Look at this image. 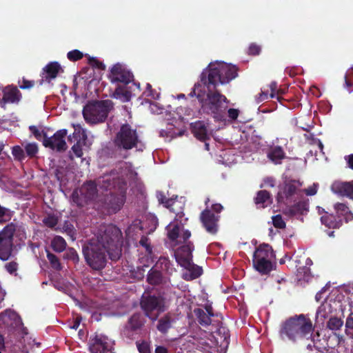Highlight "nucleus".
Returning a JSON list of instances; mask_svg holds the SVG:
<instances>
[{
    "mask_svg": "<svg viewBox=\"0 0 353 353\" xmlns=\"http://www.w3.org/2000/svg\"><path fill=\"white\" fill-rule=\"evenodd\" d=\"M235 65L216 61L209 63L200 76L201 83L194 84L189 96H196L204 111L211 114L215 120L225 121V110L228 101L216 90L219 84L224 85L237 77Z\"/></svg>",
    "mask_w": 353,
    "mask_h": 353,
    "instance_id": "1",
    "label": "nucleus"
},
{
    "mask_svg": "<svg viewBox=\"0 0 353 353\" xmlns=\"http://www.w3.org/2000/svg\"><path fill=\"white\" fill-rule=\"evenodd\" d=\"M93 236L83 247V254L88 265L95 270L103 269L108 256L112 261L121 256L122 233L117 226L101 225L93 232Z\"/></svg>",
    "mask_w": 353,
    "mask_h": 353,
    "instance_id": "2",
    "label": "nucleus"
},
{
    "mask_svg": "<svg viewBox=\"0 0 353 353\" xmlns=\"http://www.w3.org/2000/svg\"><path fill=\"white\" fill-rule=\"evenodd\" d=\"M120 171L113 170L98 179V185L101 190L110 191L104 198L107 208L116 212L121 209L125 200L127 190L126 179L133 176L130 165L123 163L119 168Z\"/></svg>",
    "mask_w": 353,
    "mask_h": 353,
    "instance_id": "3",
    "label": "nucleus"
},
{
    "mask_svg": "<svg viewBox=\"0 0 353 353\" xmlns=\"http://www.w3.org/2000/svg\"><path fill=\"white\" fill-rule=\"evenodd\" d=\"M109 78L117 87L112 93V97L123 102L129 101L136 90H139V83L134 81L132 73L123 65L117 63L110 70Z\"/></svg>",
    "mask_w": 353,
    "mask_h": 353,
    "instance_id": "4",
    "label": "nucleus"
},
{
    "mask_svg": "<svg viewBox=\"0 0 353 353\" xmlns=\"http://www.w3.org/2000/svg\"><path fill=\"white\" fill-rule=\"evenodd\" d=\"M312 324L304 314L295 316L287 320L281 325L279 334L283 341L295 342L302 338H308L312 334Z\"/></svg>",
    "mask_w": 353,
    "mask_h": 353,
    "instance_id": "5",
    "label": "nucleus"
},
{
    "mask_svg": "<svg viewBox=\"0 0 353 353\" xmlns=\"http://www.w3.org/2000/svg\"><path fill=\"white\" fill-rule=\"evenodd\" d=\"M172 205V212L175 214V217L167 227V235L168 239L176 243L185 242L191 236L189 230H183V227L186 224L188 218L185 217L183 212L184 203L174 202Z\"/></svg>",
    "mask_w": 353,
    "mask_h": 353,
    "instance_id": "6",
    "label": "nucleus"
},
{
    "mask_svg": "<svg viewBox=\"0 0 353 353\" xmlns=\"http://www.w3.org/2000/svg\"><path fill=\"white\" fill-rule=\"evenodd\" d=\"M114 143L119 150L128 151L132 148L143 151L145 145L136 128L128 123L122 124L116 133Z\"/></svg>",
    "mask_w": 353,
    "mask_h": 353,
    "instance_id": "7",
    "label": "nucleus"
},
{
    "mask_svg": "<svg viewBox=\"0 0 353 353\" xmlns=\"http://www.w3.org/2000/svg\"><path fill=\"white\" fill-rule=\"evenodd\" d=\"M193 250L194 245L189 242L174 252L176 262L184 268L183 278L186 281L195 279L202 274V268L192 263Z\"/></svg>",
    "mask_w": 353,
    "mask_h": 353,
    "instance_id": "8",
    "label": "nucleus"
},
{
    "mask_svg": "<svg viewBox=\"0 0 353 353\" xmlns=\"http://www.w3.org/2000/svg\"><path fill=\"white\" fill-rule=\"evenodd\" d=\"M112 108V103L110 100L90 102L83 109V118L90 124L102 123Z\"/></svg>",
    "mask_w": 353,
    "mask_h": 353,
    "instance_id": "9",
    "label": "nucleus"
},
{
    "mask_svg": "<svg viewBox=\"0 0 353 353\" xmlns=\"http://www.w3.org/2000/svg\"><path fill=\"white\" fill-rule=\"evenodd\" d=\"M275 258L272 247L268 244L259 246L253 254V265L261 274L270 273L274 268L273 260Z\"/></svg>",
    "mask_w": 353,
    "mask_h": 353,
    "instance_id": "10",
    "label": "nucleus"
},
{
    "mask_svg": "<svg viewBox=\"0 0 353 353\" xmlns=\"http://www.w3.org/2000/svg\"><path fill=\"white\" fill-rule=\"evenodd\" d=\"M20 232L21 239L26 238L24 229L13 223L7 225L0 232V259L7 261L12 252L13 236L16 232Z\"/></svg>",
    "mask_w": 353,
    "mask_h": 353,
    "instance_id": "11",
    "label": "nucleus"
},
{
    "mask_svg": "<svg viewBox=\"0 0 353 353\" xmlns=\"http://www.w3.org/2000/svg\"><path fill=\"white\" fill-rule=\"evenodd\" d=\"M140 304L145 315L152 321H156L168 308L165 299L161 294L143 295Z\"/></svg>",
    "mask_w": 353,
    "mask_h": 353,
    "instance_id": "12",
    "label": "nucleus"
},
{
    "mask_svg": "<svg viewBox=\"0 0 353 353\" xmlns=\"http://www.w3.org/2000/svg\"><path fill=\"white\" fill-rule=\"evenodd\" d=\"M302 183L297 180H286L281 185L277 193L276 200L279 203H288L302 196L301 187Z\"/></svg>",
    "mask_w": 353,
    "mask_h": 353,
    "instance_id": "13",
    "label": "nucleus"
},
{
    "mask_svg": "<svg viewBox=\"0 0 353 353\" xmlns=\"http://www.w3.org/2000/svg\"><path fill=\"white\" fill-rule=\"evenodd\" d=\"M97 196V185L90 181L72 192L71 201L77 206H83L89 201H94Z\"/></svg>",
    "mask_w": 353,
    "mask_h": 353,
    "instance_id": "14",
    "label": "nucleus"
},
{
    "mask_svg": "<svg viewBox=\"0 0 353 353\" xmlns=\"http://www.w3.org/2000/svg\"><path fill=\"white\" fill-rule=\"evenodd\" d=\"M341 307L340 301L332 299H326L316 312V322L323 324L326 319H330V317L334 316Z\"/></svg>",
    "mask_w": 353,
    "mask_h": 353,
    "instance_id": "15",
    "label": "nucleus"
},
{
    "mask_svg": "<svg viewBox=\"0 0 353 353\" xmlns=\"http://www.w3.org/2000/svg\"><path fill=\"white\" fill-rule=\"evenodd\" d=\"M0 326L18 330L21 332L22 335L28 334L26 328L23 326L20 316L11 310H6L0 314Z\"/></svg>",
    "mask_w": 353,
    "mask_h": 353,
    "instance_id": "16",
    "label": "nucleus"
},
{
    "mask_svg": "<svg viewBox=\"0 0 353 353\" xmlns=\"http://www.w3.org/2000/svg\"><path fill=\"white\" fill-rule=\"evenodd\" d=\"M74 131L73 132V138L77 139V143L71 148L70 152V157L73 158V155L76 157H82L83 152V146L86 145L87 134L85 130L82 128L81 125L79 123L73 124Z\"/></svg>",
    "mask_w": 353,
    "mask_h": 353,
    "instance_id": "17",
    "label": "nucleus"
},
{
    "mask_svg": "<svg viewBox=\"0 0 353 353\" xmlns=\"http://www.w3.org/2000/svg\"><path fill=\"white\" fill-rule=\"evenodd\" d=\"M67 136V130L62 129L58 130L53 136L48 137L44 136L43 144L45 147L49 148L53 150L58 152L65 151L67 149L65 137Z\"/></svg>",
    "mask_w": 353,
    "mask_h": 353,
    "instance_id": "18",
    "label": "nucleus"
},
{
    "mask_svg": "<svg viewBox=\"0 0 353 353\" xmlns=\"http://www.w3.org/2000/svg\"><path fill=\"white\" fill-rule=\"evenodd\" d=\"M113 341L103 334L96 335L90 341L91 353H113Z\"/></svg>",
    "mask_w": 353,
    "mask_h": 353,
    "instance_id": "19",
    "label": "nucleus"
},
{
    "mask_svg": "<svg viewBox=\"0 0 353 353\" xmlns=\"http://www.w3.org/2000/svg\"><path fill=\"white\" fill-rule=\"evenodd\" d=\"M309 212V200L303 199L294 205H288L283 210V213L289 218H294L303 221V216Z\"/></svg>",
    "mask_w": 353,
    "mask_h": 353,
    "instance_id": "20",
    "label": "nucleus"
},
{
    "mask_svg": "<svg viewBox=\"0 0 353 353\" xmlns=\"http://www.w3.org/2000/svg\"><path fill=\"white\" fill-rule=\"evenodd\" d=\"M219 216L210 210H205L201 214V220L206 231L212 234L216 233Z\"/></svg>",
    "mask_w": 353,
    "mask_h": 353,
    "instance_id": "21",
    "label": "nucleus"
},
{
    "mask_svg": "<svg viewBox=\"0 0 353 353\" xmlns=\"http://www.w3.org/2000/svg\"><path fill=\"white\" fill-rule=\"evenodd\" d=\"M333 193L353 199V181L350 182L335 181L331 186Z\"/></svg>",
    "mask_w": 353,
    "mask_h": 353,
    "instance_id": "22",
    "label": "nucleus"
},
{
    "mask_svg": "<svg viewBox=\"0 0 353 353\" xmlns=\"http://www.w3.org/2000/svg\"><path fill=\"white\" fill-rule=\"evenodd\" d=\"M61 70V68L58 62H51L48 63L43 69L42 81H45L50 83L51 80L57 77L58 73Z\"/></svg>",
    "mask_w": 353,
    "mask_h": 353,
    "instance_id": "23",
    "label": "nucleus"
},
{
    "mask_svg": "<svg viewBox=\"0 0 353 353\" xmlns=\"http://www.w3.org/2000/svg\"><path fill=\"white\" fill-rule=\"evenodd\" d=\"M21 98V94L17 87L8 86L3 90V101L5 103H18Z\"/></svg>",
    "mask_w": 353,
    "mask_h": 353,
    "instance_id": "24",
    "label": "nucleus"
},
{
    "mask_svg": "<svg viewBox=\"0 0 353 353\" xmlns=\"http://www.w3.org/2000/svg\"><path fill=\"white\" fill-rule=\"evenodd\" d=\"M268 158L275 164H280L281 161L285 157V154L281 146L271 147L268 153Z\"/></svg>",
    "mask_w": 353,
    "mask_h": 353,
    "instance_id": "25",
    "label": "nucleus"
},
{
    "mask_svg": "<svg viewBox=\"0 0 353 353\" xmlns=\"http://www.w3.org/2000/svg\"><path fill=\"white\" fill-rule=\"evenodd\" d=\"M219 157L220 159L218 161L225 165L230 166L237 162V156L233 153L232 149L221 150Z\"/></svg>",
    "mask_w": 353,
    "mask_h": 353,
    "instance_id": "26",
    "label": "nucleus"
},
{
    "mask_svg": "<svg viewBox=\"0 0 353 353\" xmlns=\"http://www.w3.org/2000/svg\"><path fill=\"white\" fill-rule=\"evenodd\" d=\"M145 321L144 317L140 313L134 314L130 319L128 325L125 327L126 330H131L135 331L139 330L145 323Z\"/></svg>",
    "mask_w": 353,
    "mask_h": 353,
    "instance_id": "27",
    "label": "nucleus"
},
{
    "mask_svg": "<svg viewBox=\"0 0 353 353\" xmlns=\"http://www.w3.org/2000/svg\"><path fill=\"white\" fill-rule=\"evenodd\" d=\"M255 203L258 208H265L272 203L270 193L266 190L258 192L255 198Z\"/></svg>",
    "mask_w": 353,
    "mask_h": 353,
    "instance_id": "28",
    "label": "nucleus"
},
{
    "mask_svg": "<svg viewBox=\"0 0 353 353\" xmlns=\"http://www.w3.org/2000/svg\"><path fill=\"white\" fill-rule=\"evenodd\" d=\"M192 131L194 136L202 141H206L208 138V131L202 121H196L192 125Z\"/></svg>",
    "mask_w": 353,
    "mask_h": 353,
    "instance_id": "29",
    "label": "nucleus"
},
{
    "mask_svg": "<svg viewBox=\"0 0 353 353\" xmlns=\"http://www.w3.org/2000/svg\"><path fill=\"white\" fill-rule=\"evenodd\" d=\"M194 314L196 316L198 322L202 326L206 327L211 324V317L212 316L205 312L202 308H196L194 310Z\"/></svg>",
    "mask_w": 353,
    "mask_h": 353,
    "instance_id": "30",
    "label": "nucleus"
},
{
    "mask_svg": "<svg viewBox=\"0 0 353 353\" xmlns=\"http://www.w3.org/2000/svg\"><path fill=\"white\" fill-rule=\"evenodd\" d=\"M163 276L161 272L153 267L148 273L147 281L152 285H156L163 282Z\"/></svg>",
    "mask_w": 353,
    "mask_h": 353,
    "instance_id": "31",
    "label": "nucleus"
},
{
    "mask_svg": "<svg viewBox=\"0 0 353 353\" xmlns=\"http://www.w3.org/2000/svg\"><path fill=\"white\" fill-rule=\"evenodd\" d=\"M334 209L339 216L343 217L346 222L353 219V214L350 211L348 207L344 203H336Z\"/></svg>",
    "mask_w": 353,
    "mask_h": 353,
    "instance_id": "32",
    "label": "nucleus"
},
{
    "mask_svg": "<svg viewBox=\"0 0 353 353\" xmlns=\"http://www.w3.org/2000/svg\"><path fill=\"white\" fill-rule=\"evenodd\" d=\"M321 221L323 225L328 228H339L341 225V221H337L333 214H325L321 218Z\"/></svg>",
    "mask_w": 353,
    "mask_h": 353,
    "instance_id": "33",
    "label": "nucleus"
},
{
    "mask_svg": "<svg viewBox=\"0 0 353 353\" xmlns=\"http://www.w3.org/2000/svg\"><path fill=\"white\" fill-rule=\"evenodd\" d=\"M174 320L169 314H166L161 318L158 322L157 328L161 333H166L171 327Z\"/></svg>",
    "mask_w": 353,
    "mask_h": 353,
    "instance_id": "34",
    "label": "nucleus"
},
{
    "mask_svg": "<svg viewBox=\"0 0 353 353\" xmlns=\"http://www.w3.org/2000/svg\"><path fill=\"white\" fill-rule=\"evenodd\" d=\"M66 246V241L61 236H54L51 241V247L57 252H62L65 250Z\"/></svg>",
    "mask_w": 353,
    "mask_h": 353,
    "instance_id": "35",
    "label": "nucleus"
},
{
    "mask_svg": "<svg viewBox=\"0 0 353 353\" xmlns=\"http://www.w3.org/2000/svg\"><path fill=\"white\" fill-rule=\"evenodd\" d=\"M157 198L159 202L161 204H163L165 207L169 208L172 212V204L174 202H183L182 201L174 200V199H167L165 196L163 194L162 192L158 191L157 192Z\"/></svg>",
    "mask_w": 353,
    "mask_h": 353,
    "instance_id": "36",
    "label": "nucleus"
},
{
    "mask_svg": "<svg viewBox=\"0 0 353 353\" xmlns=\"http://www.w3.org/2000/svg\"><path fill=\"white\" fill-rule=\"evenodd\" d=\"M9 353H29V351L23 341L20 340L10 347Z\"/></svg>",
    "mask_w": 353,
    "mask_h": 353,
    "instance_id": "37",
    "label": "nucleus"
},
{
    "mask_svg": "<svg viewBox=\"0 0 353 353\" xmlns=\"http://www.w3.org/2000/svg\"><path fill=\"white\" fill-rule=\"evenodd\" d=\"M343 325V321L339 318L333 316L330 317L327 323V327L332 331H336L341 328Z\"/></svg>",
    "mask_w": 353,
    "mask_h": 353,
    "instance_id": "38",
    "label": "nucleus"
},
{
    "mask_svg": "<svg viewBox=\"0 0 353 353\" xmlns=\"http://www.w3.org/2000/svg\"><path fill=\"white\" fill-rule=\"evenodd\" d=\"M345 334L350 339H353V310L346 319Z\"/></svg>",
    "mask_w": 353,
    "mask_h": 353,
    "instance_id": "39",
    "label": "nucleus"
},
{
    "mask_svg": "<svg viewBox=\"0 0 353 353\" xmlns=\"http://www.w3.org/2000/svg\"><path fill=\"white\" fill-rule=\"evenodd\" d=\"M47 258L50 261L51 266L54 269L57 270H60L61 269L60 261L56 255L48 251Z\"/></svg>",
    "mask_w": 353,
    "mask_h": 353,
    "instance_id": "40",
    "label": "nucleus"
},
{
    "mask_svg": "<svg viewBox=\"0 0 353 353\" xmlns=\"http://www.w3.org/2000/svg\"><path fill=\"white\" fill-rule=\"evenodd\" d=\"M43 224L50 228L55 227L58 223V218L54 214H48L43 219Z\"/></svg>",
    "mask_w": 353,
    "mask_h": 353,
    "instance_id": "41",
    "label": "nucleus"
},
{
    "mask_svg": "<svg viewBox=\"0 0 353 353\" xmlns=\"http://www.w3.org/2000/svg\"><path fill=\"white\" fill-rule=\"evenodd\" d=\"M273 225L278 229L285 228L286 224L281 214H276L272 217Z\"/></svg>",
    "mask_w": 353,
    "mask_h": 353,
    "instance_id": "42",
    "label": "nucleus"
},
{
    "mask_svg": "<svg viewBox=\"0 0 353 353\" xmlns=\"http://www.w3.org/2000/svg\"><path fill=\"white\" fill-rule=\"evenodd\" d=\"M25 152L30 157L35 156L38 152L37 144L35 143H27L25 146Z\"/></svg>",
    "mask_w": 353,
    "mask_h": 353,
    "instance_id": "43",
    "label": "nucleus"
},
{
    "mask_svg": "<svg viewBox=\"0 0 353 353\" xmlns=\"http://www.w3.org/2000/svg\"><path fill=\"white\" fill-rule=\"evenodd\" d=\"M12 154L14 157L19 161H22L25 159V152L23 149L19 145H15L12 147Z\"/></svg>",
    "mask_w": 353,
    "mask_h": 353,
    "instance_id": "44",
    "label": "nucleus"
},
{
    "mask_svg": "<svg viewBox=\"0 0 353 353\" xmlns=\"http://www.w3.org/2000/svg\"><path fill=\"white\" fill-rule=\"evenodd\" d=\"M11 216V211L0 205V223L9 221Z\"/></svg>",
    "mask_w": 353,
    "mask_h": 353,
    "instance_id": "45",
    "label": "nucleus"
},
{
    "mask_svg": "<svg viewBox=\"0 0 353 353\" xmlns=\"http://www.w3.org/2000/svg\"><path fill=\"white\" fill-rule=\"evenodd\" d=\"M170 266V261L166 257H160L156 265L154 266L157 269L161 268V270H167Z\"/></svg>",
    "mask_w": 353,
    "mask_h": 353,
    "instance_id": "46",
    "label": "nucleus"
},
{
    "mask_svg": "<svg viewBox=\"0 0 353 353\" xmlns=\"http://www.w3.org/2000/svg\"><path fill=\"white\" fill-rule=\"evenodd\" d=\"M65 258L70 260H72L74 263H77L79 261V255L77 251L72 248H68L65 252Z\"/></svg>",
    "mask_w": 353,
    "mask_h": 353,
    "instance_id": "47",
    "label": "nucleus"
},
{
    "mask_svg": "<svg viewBox=\"0 0 353 353\" xmlns=\"http://www.w3.org/2000/svg\"><path fill=\"white\" fill-rule=\"evenodd\" d=\"M67 57L70 61H77L83 57V54L78 50H73L68 52Z\"/></svg>",
    "mask_w": 353,
    "mask_h": 353,
    "instance_id": "48",
    "label": "nucleus"
},
{
    "mask_svg": "<svg viewBox=\"0 0 353 353\" xmlns=\"http://www.w3.org/2000/svg\"><path fill=\"white\" fill-rule=\"evenodd\" d=\"M63 232H66L72 238H74L75 234L74 228L72 223L69 221H65L63 226Z\"/></svg>",
    "mask_w": 353,
    "mask_h": 353,
    "instance_id": "49",
    "label": "nucleus"
},
{
    "mask_svg": "<svg viewBox=\"0 0 353 353\" xmlns=\"http://www.w3.org/2000/svg\"><path fill=\"white\" fill-rule=\"evenodd\" d=\"M138 350L140 353H150V347L149 343L142 341L141 343H137Z\"/></svg>",
    "mask_w": 353,
    "mask_h": 353,
    "instance_id": "50",
    "label": "nucleus"
},
{
    "mask_svg": "<svg viewBox=\"0 0 353 353\" xmlns=\"http://www.w3.org/2000/svg\"><path fill=\"white\" fill-rule=\"evenodd\" d=\"M319 188V184L313 183L312 186L302 190V193L305 192L307 196H314L316 194Z\"/></svg>",
    "mask_w": 353,
    "mask_h": 353,
    "instance_id": "51",
    "label": "nucleus"
},
{
    "mask_svg": "<svg viewBox=\"0 0 353 353\" xmlns=\"http://www.w3.org/2000/svg\"><path fill=\"white\" fill-rule=\"evenodd\" d=\"M159 136L164 137L167 141H170L174 137V133L171 130H161L159 132Z\"/></svg>",
    "mask_w": 353,
    "mask_h": 353,
    "instance_id": "52",
    "label": "nucleus"
},
{
    "mask_svg": "<svg viewBox=\"0 0 353 353\" xmlns=\"http://www.w3.org/2000/svg\"><path fill=\"white\" fill-rule=\"evenodd\" d=\"M139 243L141 246L145 248L148 253L152 252V248L150 245L149 239L146 236H142L139 241Z\"/></svg>",
    "mask_w": 353,
    "mask_h": 353,
    "instance_id": "53",
    "label": "nucleus"
},
{
    "mask_svg": "<svg viewBox=\"0 0 353 353\" xmlns=\"http://www.w3.org/2000/svg\"><path fill=\"white\" fill-rule=\"evenodd\" d=\"M30 132L34 134V136L37 139H40L43 135V131L39 130L36 126L31 125L29 127Z\"/></svg>",
    "mask_w": 353,
    "mask_h": 353,
    "instance_id": "54",
    "label": "nucleus"
},
{
    "mask_svg": "<svg viewBox=\"0 0 353 353\" xmlns=\"http://www.w3.org/2000/svg\"><path fill=\"white\" fill-rule=\"evenodd\" d=\"M5 268L9 273L12 274L17 270V263L15 262H10L6 264Z\"/></svg>",
    "mask_w": 353,
    "mask_h": 353,
    "instance_id": "55",
    "label": "nucleus"
},
{
    "mask_svg": "<svg viewBox=\"0 0 353 353\" xmlns=\"http://www.w3.org/2000/svg\"><path fill=\"white\" fill-rule=\"evenodd\" d=\"M261 50L260 46L256 44H251L249 47L248 52L250 54L256 55L259 54Z\"/></svg>",
    "mask_w": 353,
    "mask_h": 353,
    "instance_id": "56",
    "label": "nucleus"
},
{
    "mask_svg": "<svg viewBox=\"0 0 353 353\" xmlns=\"http://www.w3.org/2000/svg\"><path fill=\"white\" fill-rule=\"evenodd\" d=\"M239 110L237 109H234V108H230L228 110V117L231 119V120H235L237 119L238 116H239Z\"/></svg>",
    "mask_w": 353,
    "mask_h": 353,
    "instance_id": "57",
    "label": "nucleus"
},
{
    "mask_svg": "<svg viewBox=\"0 0 353 353\" xmlns=\"http://www.w3.org/2000/svg\"><path fill=\"white\" fill-rule=\"evenodd\" d=\"M150 110L153 114H161L163 108H160L156 103H151L150 105Z\"/></svg>",
    "mask_w": 353,
    "mask_h": 353,
    "instance_id": "58",
    "label": "nucleus"
},
{
    "mask_svg": "<svg viewBox=\"0 0 353 353\" xmlns=\"http://www.w3.org/2000/svg\"><path fill=\"white\" fill-rule=\"evenodd\" d=\"M270 97V94H268V90L265 91L262 90L259 94V97L256 99L258 103H261Z\"/></svg>",
    "mask_w": 353,
    "mask_h": 353,
    "instance_id": "59",
    "label": "nucleus"
},
{
    "mask_svg": "<svg viewBox=\"0 0 353 353\" xmlns=\"http://www.w3.org/2000/svg\"><path fill=\"white\" fill-rule=\"evenodd\" d=\"M276 88H277V85H276V82H272L270 84V89L271 90V93L270 94V98H274L276 97L275 92L276 90Z\"/></svg>",
    "mask_w": 353,
    "mask_h": 353,
    "instance_id": "60",
    "label": "nucleus"
},
{
    "mask_svg": "<svg viewBox=\"0 0 353 353\" xmlns=\"http://www.w3.org/2000/svg\"><path fill=\"white\" fill-rule=\"evenodd\" d=\"M19 86L21 89L30 88L31 87L33 86V83L32 81L23 80V83L20 84Z\"/></svg>",
    "mask_w": 353,
    "mask_h": 353,
    "instance_id": "61",
    "label": "nucleus"
},
{
    "mask_svg": "<svg viewBox=\"0 0 353 353\" xmlns=\"http://www.w3.org/2000/svg\"><path fill=\"white\" fill-rule=\"evenodd\" d=\"M155 353H168V351L165 347L159 345L156 347Z\"/></svg>",
    "mask_w": 353,
    "mask_h": 353,
    "instance_id": "62",
    "label": "nucleus"
},
{
    "mask_svg": "<svg viewBox=\"0 0 353 353\" xmlns=\"http://www.w3.org/2000/svg\"><path fill=\"white\" fill-rule=\"evenodd\" d=\"M212 208L213 211L219 213L223 210V206L219 203H216L212 206Z\"/></svg>",
    "mask_w": 353,
    "mask_h": 353,
    "instance_id": "63",
    "label": "nucleus"
},
{
    "mask_svg": "<svg viewBox=\"0 0 353 353\" xmlns=\"http://www.w3.org/2000/svg\"><path fill=\"white\" fill-rule=\"evenodd\" d=\"M347 161L348 165L351 169H353V154L345 157Z\"/></svg>",
    "mask_w": 353,
    "mask_h": 353,
    "instance_id": "64",
    "label": "nucleus"
}]
</instances>
